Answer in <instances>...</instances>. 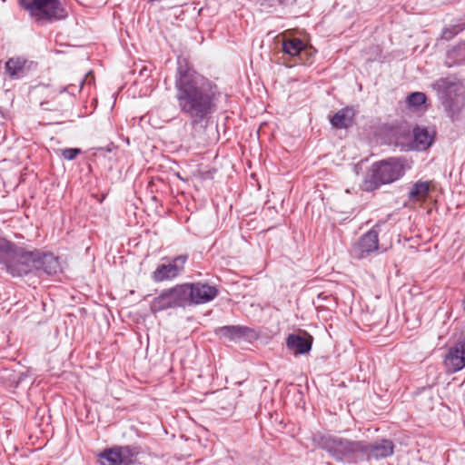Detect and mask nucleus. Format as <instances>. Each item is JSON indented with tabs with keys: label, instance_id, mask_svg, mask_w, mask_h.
Wrapping results in <instances>:
<instances>
[{
	"label": "nucleus",
	"instance_id": "obj_10",
	"mask_svg": "<svg viewBox=\"0 0 465 465\" xmlns=\"http://www.w3.org/2000/svg\"><path fill=\"white\" fill-rule=\"evenodd\" d=\"M188 261L187 254H181L172 259L168 264H160L152 273V279L155 282L171 281L179 276L184 270Z\"/></svg>",
	"mask_w": 465,
	"mask_h": 465
},
{
	"label": "nucleus",
	"instance_id": "obj_17",
	"mask_svg": "<svg viewBox=\"0 0 465 465\" xmlns=\"http://www.w3.org/2000/svg\"><path fill=\"white\" fill-rule=\"evenodd\" d=\"M5 71L13 79H19L26 75L29 72V66L26 64V61L20 57L10 58L5 63Z\"/></svg>",
	"mask_w": 465,
	"mask_h": 465
},
{
	"label": "nucleus",
	"instance_id": "obj_19",
	"mask_svg": "<svg viewBox=\"0 0 465 465\" xmlns=\"http://www.w3.org/2000/svg\"><path fill=\"white\" fill-rule=\"evenodd\" d=\"M430 190V182L418 181L411 185L408 193V198L411 202H424Z\"/></svg>",
	"mask_w": 465,
	"mask_h": 465
},
{
	"label": "nucleus",
	"instance_id": "obj_3",
	"mask_svg": "<svg viewBox=\"0 0 465 465\" xmlns=\"http://www.w3.org/2000/svg\"><path fill=\"white\" fill-rule=\"evenodd\" d=\"M312 441L316 447L326 450L337 461L347 463L381 460L391 456L394 452V443L387 439L369 443L365 440H351L316 433L312 436Z\"/></svg>",
	"mask_w": 465,
	"mask_h": 465
},
{
	"label": "nucleus",
	"instance_id": "obj_12",
	"mask_svg": "<svg viewBox=\"0 0 465 465\" xmlns=\"http://www.w3.org/2000/svg\"><path fill=\"white\" fill-rule=\"evenodd\" d=\"M379 233L375 229H371L364 233L351 248V255L355 259H363L371 252L378 250Z\"/></svg>",
	"mask_w": 465,
	"mask_h": 465
},
{
	"label": "nucleus",
	"instance_id": "obj_4",
	"mask_svg": "<svg viewBox=\"0 0 465 465\" xmlns=\"http://www.w3.org/2000/svg\"><path fill=\"white\" fill-rule=\"evenodd\" d=\"M406 171V161L401 157H389L373 163L363 182L362 189L373 192L381 186L391 184L400 180Z\"/></svg>",
	"mask_w": 465,
	"mask_h": 465
},
{
	"label": "nucleus",
	"instance_id": "obj_24",
	"mask_svg": "<svg viewBox=\"0 0 465 465\" xmlns=\"http://www.w3.org/2000/svg\"><path fill=\"white\" fill-rule=\"evenodd\" d=\"M426 102V95L423 93L420 92H414L411 93L407 97V103L410 106L418 108L421 104H425Z\"/></svg>",
	"mask_w": 465,
	"mask_h": 465
},
{
	"label": "nucleus",
	"instance_id": "obj_21",
	"mask_svg": "<svg viewBox=\"0 0 465 465\" xmlns=\"http://www.w3.org/2000/svg\"><path fill=\"white\" fill-rule=\"evenodd\" d=\"M306 44L297 37L284 38L282 44V52L292 57H298Z\"/></svg>",
	"mask_w": 465,
	"mask_h": 465
},
{
	"label": "nucleus",
	"instance_id": "obj_1",
	"mask_svg": "<svg viewBox=\"0 0 465 465\" xmlns=\"http://www.w3.org/2000/svg\"><path fill=\"white\" fill-rule=\"evenodd\" d=\"M174 88L180 113L193 129L205 127L217 110L220 97L217 85L194 71L186 58L178 57Z\"/></svg>",
	"mask_w": 465,
	"mask_h": 465
},
{
	"label": "nucleus",
	"instance_id": "obj_5",
	"mask_svg": "<svg viewBox=\"0 0 465 465\" xmlns=\"http://www.w3.org/2000/svg\"><path fill=\"white\" fill-rule=\"evenodd\" d=\"M452 121L458 120L464 105L462 83L455 76L450 75L436 80L431 84Z\"/></svg>",
	"mask_w": 465,
	"mask_h": 465
},
{
	"label": "nucleus",
	"instance_id": "obj_26",
	"mask_svg": "<svg viewBox=\"0 0 465 465\" xmlns=\"http://www.w3.org/2000/svg\"><path fill=\"white\" fill-rule=\"evenodd\" d=\"M90 76L92 77V79H94V76H93V75H91L90 74H87L85 75V78L81 79V80L79 81V89H78V92H80V90L83 88V86H84V84L85 81H86Z\"/></svg>",
	"mask_w": 465,
	"mask_h": 465
},
{
	"label": "nucleus",
	"instance_id": "obj_23",
	"mask_svg": "<svg viewBox=\"0 0 465 465\" xmlns=\"http://www.w3.org/2000/svg\"><path fill=\"white\" fill-rule=\"evenodd\" d=\"M315 53L316 50L312 46H308L306 45V47H304L301 54H299L297 60L300 64H312Z\"/></svg>",
	"mask_w": 465,
	"mask_h": 465
},
{
	"label": "nucleus",
	"instance_id": "obj_18",
	"mask_svg": "<svg viewBox=\"0 0 465 465\" xmlns=\"http://www.w3.org/2000/svg\"><path fill=\"white\" fill-rule=\"evenodd\" d=\"M445 64L448 67L465 64V41L447 51Z\"/></svg>",
	"mask_w": 465,
	"mask_h": 465
},
{
	"label": "nucleus",
	"instance_id": "obj_25",
	"mask_svg": "<svg viewBox=\"0 0 465 465\" xmlns=\"http://www.w3.org/2000/svg\"><path fill=\"white\" fill-rule=\"evenodd\" d=\"M61 152L62 156L68 161L74 160L77 155L82 153V150L80 148H65Z\"/></svg>",
	"mask_w": 465,
	"mask_h": 465
},
{
	"label": "nucleus",
	"instance_id": "obj_9",
	"mask_svg": "<svg viewBox=\"0 0 465 465\" xmlns=\"http://www.w3.org/2000/svg\"><path fill=\"white\" fill-rule=\"evenodd\" d=\"M187 306L207 303L217 297L215 286L203 282L184 283Z\"/></svg>",
	"mask_w": 465,
	"mask_h": 465
},
{
	"label": "nucleus",
	"instance_id": "obj_22",
	"mask_svg": "<svg viewBox=\"0 0 465 465\" xmlns=\"http://www.w3.org/2000/svg\"><path fill=\"white\" fill-rule=\"evenodd\" d=\"M464 29L465 23L451 25L442 29L440 38L445 41H450Z\"/></svg>",
	"mask_w": 465,
	"mask_h": 465
},
{
	"label": "nucleus",
	"instance_id": "obj_8",
	"mask_svg": "<svg viewBox=\"0 0 465 465\" xmlns=\"http://www.w3.org/2000/svg\"><path fill=\"white\" fill-rule=\"evenodd\" d=\"M185 292L184 283L176 284L172 288L164 289L151 302V311L153 312H158L168 309L186 307L187 300Z\"/></svg>",
	"mask_w": 465,
	"mask_h": 465
},
{
	"label": "nucleus",
	"instance_id": "obj_2",
	"mask_svg": "<svg viewBox=\"0 0 465 465\" xmlns=\"http://www.w3.org/2000/svg\"><path fill=\"white\" fill-rule=\"evenodd\" d=\"M0 264L13 277L42 273L52 276L62 271L60 259L54 253L18 246L5 238H0Z\"/></svg>",
	"mask_w": 465,
	"mask_h": 465
},
{
	"label": "nucleus",
	"instance_id": "obj_27",
	"mask_svg": "<svg viewBox=\"0 0 465 465\" xmlns=\"http://www.w3.org/2000/svg\"><path fill=\"white\" fill-rule=\"evenodd\" d=\"M329 299H330V297L328 295H326L324 292H321L317 296L318 302H320L321 300L324 301V300H329Z\"/></svg>",
	"mask_w": 465,
	"mask_h": 465
},
{
	"label": "nucleus",
	"instance_id": "obj_16",
	"mask_svg": "<svg viewBox=\"0 0 465 465\" xmlns=\"http://www.w3.org/2000/svg\"><path fill=\"white\" fill-rule=\"evenodd\" d=\"M391 143L395 146L403 148L408 145L411 140V130L407 125L391 127L390 130Z\"/></svg>",
	"mask_w": 465,
	"mask_h": 465
},
{
	"label": "nucleus",
	"instance_id": "obj_14",
	"mask_svg": "<svg viewBox=\"0 0 465 465\" xmlns=\"http://www.w3.org/2000/svg\"><path fill=\"white\" fill-rule=\"evenodd\" d=\"M356 110L352 106H346L336 112L330 119L331 124L336 129H348L352 126Z\"/></svg>",
	"mask_w": 465,
	"mask_h": 465
},
{
	"label": "nucleus",
	"instance_id": "obj_28",
	"mask_svg": "<svg viewBox=\"0 0 465 465\" xmlns=\"http://www.w3.org/2000/svg\"><path fill=\"white\" fill-rule=\"evenodd\" d=\"M72 87H73V86H68V87H67V90H68L69 92H71L72 94H74V90Z\"/></svg>",
	"mask_w": 465,
	"mask_h": 465
},
{
	"label": "nucleus",
	"instance_id": "obj_15",
	"mask_svg": "<svg viewBox=\"0 0 465 465\" xmlns=\"http://www.w3.org/2000/svg\"><path fill=\"white\" fill-rule=\"evenodd\" d=\"M249 331H251L249 328L240 325L223 326L215 330L217 335L230 341H238L245 338Z\"/></svg>",
	"mask_w": 465,
	"mask_h": 465
},
{
	"label": "nucleus",
	"instance_id": "obj_11",
	"mask_svg": "<svg viewBox=\"0 0 465 465\" xmlns=\"http://www.w3.org/2000/svg\"><path fill=\"white\" fill-rule=\"evenodd\" d=\"M443 365L449 374L456 373L465 367V340L448 349L443 357Z\"/></svg>",
	"mask_w": 465,
	"mask_h": 465
},
{
	"label": "nucleus",
	"instance_id": "obj_13",
	"mask_svg": "<svg viewBox=\"0 0 465 465\" xmlns=\"http://www.w3.org/2000/svg\"><path fill=\"white\" fill-rule=\"evenodd\" d=\"M313 338L307 332L292 333L286 339V346L294 354H305L312 350Z\"/></svg>",
	"mask_w": 465,
	"mask_h": 465
},
{
	"label": "nucleus",
	"instance_id": "obj_20",
	"mask_svg": "<svg viewBox=\"0 0 465 465\" xmlns=\"http://www.w3.org/2000/svg\"><path fill=\"white\" fill-rule=\"evenodd\" d=\"M413 142L418 150H425L432 144L433 138L426 128L415 127L412 130Z\"/></svg>",
	"mask_w": 465,
	"mask_h": 465
},
{
	"label": "nucleus",
	"instance_id": "obj_6",
	"mask_svg": "<svg viewBox=\"0 0 465 465\" xmlns=\"http://www.w3.org/2000/svg\"><path fill=\"white\" fill-rule=\"evenodd\" d=\"M21 7L38 25H45L67 17L60 0H19Z\"/></svg>",
	"mask_w": 465,
	"mask_h": 465
},
{
	"label": "nucleus",
	"instance_id": "obj_7",
	"mask_svg": "<svg viewBox=\"0 0 465 465\" xmlns=\"http://www.w3.org/2000/svg\"><path fill=\"white\" fill-rule=\"evenodd\" d=\"M142 452L138 445L114 446L99 454L102 465H134Z\"/></svg>",
	"mask_w": 465,
	"mask_h": 465
}]
</instances>
